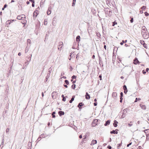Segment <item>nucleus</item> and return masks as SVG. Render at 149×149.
<instances>
[{"label": "nucleus", "mask_w": 149, "mask_h": 149, "mask_svg": "<svg viewBox=\"0 0 149 149\" xmlns=\"http://www.w3.org/2000/svg\"><path fill=\"white\" fill-rule=\"evenodd\" d=\"M100 121V120L98 119H94L93 120L91 124V126L94 127L96 126L98 124V121Z\"/></svg>", "instance_id": "nucleus-1"}, {"label": "nucleus", "mask_w": 149, "mask_h": 149, "mask_svg": "<svg viewBox=\"0 0 149 149\" xmlns=\"http://www.w3.org/2000/svg\"><path fill=\"white\" fill-rule=\"evenodd\" d=\"M133 63L135 65L139 64L140 63V62L138 61L137 58L135 57L133 60Z\"/></svg>", "instance_id": "nucleus-2"}, {"label": "nucleus", "mask_w": 149, "mask_h": 149, "mask_svg": "<svg viewBox=\"0 0 149 149\" xmlns=\"http://www.w3.org/2000/svg\"><path fill=\"white\" fill-rule=\"evenodd\" d=\"M130 109H128L127 108L123 110V113L122 116H123V117H122V118H123L125 117V116L126 115V113H127V111L128 110H129Z\"/></svg>", "instance_id": "nucleus-3"}, {"label": "nucleus", "mask_w": 149, "mask_h": 149, "mask_svg": "<svg viewBox=\"0 0 149 149\" xmlns=\"http://www.w3.org/2000/svg\"><path fill=\"white\" fill-rule=\"evenodd\" d=\"M59 45L58 46V50H61L62 46L63 45V43L62 42H59Z\"/></svg>", "instance_id": "nucleus-4"}, {"label": "nucleus", "mask_w": 149, "mask_h": 149, "mask_svg": "<svg viewBox=\"0 0 149 149\" xmlns=\"http://www.w3.org/2000/svg\"><path fill=\"white\" fill-rule=\"evenodd\" d=\"M118 131V130L116 129V130H113L112 131L110 132V133L111 134H117Z\"/></svg>", "instance_id": "nucleus-5"}, {"label": "nucleus", "mask_w": 149, "mask_h": 149, "mask_svg": "<svg viewBox=\"0 0 149 149\" xmlns=\"http://www.w3.org/2000/svg\"><path fill=\"white\" fill-rule=\"evenodd\" d=\"M57 92L55 91L53 92L52 94V98L54 99H56V96L55 95V94H56Z\"/></svg>", "instance_id": "nucleus-6"}, {"label": "nucleus", "mask_w": 149, "mask_h": 149, "mask_svg": "<svg viewBox=\"0 0 149 149\" xmlns=\"http://www.w3.org/2000/svg\"><path fill=\"white\" fill-rule=\"evenodd\" d=\"M117 96V93L116 92H113L112 94V96L114 99H116Z\"/></svg>", "instance_id": "nucleus-7"}, {"label": "nucleus", "mask_w": 149, "mask_h": 149, "mask_svg": "<svg viewBox=\"0 0 149 149\" xmlns=\"http://www.w3.org/2000/svg\"><path fill=\"white\" fill-rule=\"evenodd\" d=\"M50 76V74H49V73H48L47 74V76L45 77V79L44 80V82H46L47 81H48V79L49 77Z\"/></svg>", "instance_id": "nucleus-8"}, {"label": "nucleus", "mask_w": 149, "mask_h": 149, "mask_svg": "<svg viewBox=\"0 0 149 149\" xmlns=\"http://www.w3.org/2000/svg\"><path fill=\"white\" fill-rule=\"evenodd\" d=\"M31 55V56H29L28 57V58L29 59V60H27V62H25V63L27 64V65H28L30 61H31V56H32V54H30Z\"/></svg>", "instance_id": "nucleus-9"}, {"label": "nucleus", "mask_w": 149, "mask_h": 149, "mask_svg": "<svg viewBox=\"0 0 149 149\" xmlns=\"http://www.w3.org/2000/svg\"><path fill=\"white\" fill-rule=\"evenodd\" d=\"M85 98L87 100H88L90 98V96L87 92L86 93L85 95Z\"/></svg>", "instance_id": "nucleus-10"}, {"label": "nucleus", "mask_w": 149, "mask_h": 149, "mask_svg": "<svg viewBox=\"0 0 149 149\" xmlns=\"http://www.w3.org/2000/svg\"><path fill=\"white\" fill-rule=\"evenodd\" d=\"M39 13H38L36 12V11H34L33 14V19H34V17L35 18L37 17V15H38Z\"/></svg>", "instance_id": "nucleus-11"}, {"label": "nucleus", "mask_w": 149, "mask_h": 149, "mask_svg": "<svg viewBox=\"0 0 149 149\" xmlns=\"http://www.w3.org/2000/svg\"><path fill=\"white\" fill-rule=\"evenodd\" d=\"M51 6L49 7L48 8V9L47 11V13L48 15L50 14L51 11Z\"/></svg>", "instance_id": "nucleus-12"}, {"label": "nucleus", "mask_w": 149, "mask_h": 149, "mask_svg": "<svg viewBox=\"0 0 149 149\" xmlns=\"http://www.w3.org/2000/svg\"><path fill=\"white\" fill-rule=\"evenodd\" d=\"M58 114L60 116H62L65 113L63 111H58Z\"/></svg>", "instance_id": "nucleus-13"}, {"label": "nucleus", "mask_w": 149, "mask_h": 149, "mask_svg": "<svg viewBox=\"0 0 149 149\" xmlns=\"http://www.w3.org/2000/svg\"><path fill=\"white\" fill-rule=\"evenodd\" d=\"M118 123V122L116 120H114V123H113V126L115 127H117L118 126L117 124Z\"/></svg>", "instance_id": "nucleus-14"}, {"label": "nucleus", "mask_w": 149, "mask_h": 149, "mask_svg": "<svg viewBox=\"0 0 149 149\" xmlns=\"http://www.w3.org/2000/svg\"><path fill=\"white\" fill-rule=\"evenodd\" d=\"M111 120H108L106 121V123L104 124V125L105 126H107L110 124V123Z\"/></svg>", "instance_id": "nucleus-15"}, {"label": "nucleus", "mask_w": 149, "mask_h": 149, "mask_svg": "<svg viewBox=\"0 0 149 149\" xmlns=\"http://www.w3.org/2000/svg\"><path fill=\"white\" fill-rule=\"evenodd\" d=\"M80 36L79 35L77 36L76 38V41L77 42H78V43H79V42L80 41Z\"/></svg>", "instance_id": "nucleus-16"}, {"label": "nucleus", "mask_w": 149, "mask_h": 149, "mask_svg": "<svg viewBox=\"0 0 149 149\" xmlns=\"http://www.w3.org/2000/svg\"><path fill=\"white\" fill-rule=\"evenodd\" d=\"M84 105V104L82 102H80L78 104L77 107H81L83 106Z\"/></svg>", "instance_id": "nucleus-17"}, {"label": "nucleus", "mask_w": 149, "mask_h": 149, "mask_svg": "<svg viewBox=\"0 0 149 149\" xmlns=\"http://www.w3.org/2000/svg\"><path fill=\"white\" fill-rule=\"evenodd\" d=\"M97 143V141L96 140H93L91 142V145H94Z\"/></svg>", "instance_id": "nucleus-18"}, {"label": "nucleus", "mask_w": 149, "mask_h": 149, "mask_svg": "<svg viewBox=\"0 0 149 149\" xmlns=\"http://www.w3.org/2000/svg\"><path fill=\"white\" fill-rule=\"evenodd\" d=\"M75 96L73 95L72 96L71 99L69 101V102L70 103H72V102L74 100L75 98Z\"/></svg>", "instance_id": "nucleus-19"}, {"label": "nucleus", "mask_w": 149, "mask_h": 149, "mask_svg": "<svg viewBox=\"0 0 149 149\" xmlns=\"http://www.w3.org/2000/svg\"><path fill=\"white\" fill-rule=\"evenodd\" d=\"M112 10H110L109 11V12L107 13V15L109 16L110 17L112 15Z\"/></svg>", "instance_id": "nucleus-20"}, {"label": "nucleus", "mask_w": 149, "mask_h": 149, "mask_svg": "<svg viewBox=\"0 0 149 149\" xmlns=\"http://www.w3.org/2000/svg\"><path fill=\"white\" fill-rule=\"evenodd\" d=\"M140 106L141 107V108L143 109H146V106L145 105L141 104Z\"/></svg>", "instance_id": "nucleus-21"}, {"label": "nucleus", "mask_w": 149, "mask_h": 149, "mask_svg": "<svg viewBox=\"0 0 149 149\" xmlns=\"http://www.w3.org/2000/svg\"><path fill=\"white\" fill-rule=\"evenodd\" d=\"M21 15H18L17 17V19L19 20L22 19V18H23V17H21Z\"/></svg>", "instance_id": "nucleus-22"}, {"label": "nucleus", "mask_w": 149, "mask_h": 149, "mask_svg": "<svg viewBox=\"0 0 149 149\" xmlns=\"http://www.w3.org/2000/svg\"><path fill=\"white\" fill-rule=\"evenodd\" d=\"M143 131L146 134V135H147V134H148L149 133V129H147L144 130Z\"/></svg>", "instance_id": "nucleus-23"}, {"label": "nucleus", "mask_w": 149, "mask_h": 149, "mask_svg": "<svg viewBox=\"0 0 149 149\" xmlns=\"http://www.w3.org/2000/svg\"><path fill=\"white\" fill-rule=\"evenodd\" d=\"M6 24L7 25H9L11 24L10 22V20H7L6 22Z\"/></svg>", "instance_id": "nucleus-24"}, {"label": "nucleus", "mask_w": 149, "mask_h": 149, "mask_svg": "<svg viewBox=\"0 0 149 149\" xmlns=\"http://www.w3.org/2000/svg\"><path fill=\"white\" fill-rule=\"evenodd\" d=\"M76 0H73L72 5V6H75L76 3Z\"/></svg>", "instance_id": "nucleus-25"}, {"label": "nucleus", "mask_w": 149, "mask_h": 149, "mask_svg": "<svg viewBox=\"0 0 149 149\" xmlns=\"http://www.w3.org/2000/svg\"><path fill=\"white\" fill-rule=\"evenodd\" d=\"M27 41L28 42V44H29V45L30 46L31 43V41L30 39H28L27 40Z\"/></svg>", "instance_id": "nucleus-26"}, {"label": "nucleus", "mask_w": 149, "mask_h": 149, "mask_svg": "<svg viewBox=\"0 0 149 149\" xmlns=\"http://www.w3.org/2000/svg\"><path fill=\"white\" fill-rule=\"evenodd\" d=\"M76 85L75 84H73L71 86V88L73 89H74Z\"/></svg>", "instance_id": "nucleus-27"}, {"label": "nucleus", "mask_w": 149, "mask_h": 149, "mask_svg": "<svg viewBox=\"0 0 149 149\" xmlns=\"http://www.w3.org/2000/svg\"><path fill=\"white\" fill-rule=\"evenodd\" d=\"M65 83L67 85H69V83L68 81L67 80H65L64 81Z\"/></svg>", "instance_id": "nucleus-28"}, {"label": "nucleus", "mask_w": 149, "mask_h": 149, "mask_svg": "<svg viewBox=\"0 0 149 149\" xmlns=\"http://www.w3.org/2000/svg\"><path fill=\"white\" fill-rule=\"evenodd\" d=\"M112 26H114L115 25L117 24V23L116 22V21H115L113 22H112Z\"/></svg>", "instance_id": "nucleus-29"}, {"label": "nucleus", "mask_w": 149, "mask_h": 149, "mask_svg": "<svg viewBox=\"0 0 149 149\" xmlns=\"http://www.w3.org/2000/svg\"><path fill=\"white\" fill-rule=\"evenodd\" d=\"M44 135V134H41V135H40L39 137L38 138V139H41V138H42V137H43V136Z\"/></svg>", "instance_id": "nucleus-30"}, {"label": "nucleus", "mask_w": 149, "mask_h": 149, "mask_svg": "<svg viewBox=\"0 0 149 149\" xmlns=\"http://www.w3.org/2000/svg\"><path fill=\"white\" fill-rule=\"evenodd\" d=\"M76 78H77V76H75V75H73L71 77V79H76Z\"/></svg>", "instance_id": "nucleus-31"}, {"label": "nucleus", "mask_w": 149, "mask_h": 149, "mask_svg": "<svg viewBox=\"0 0 149 149\" xmlns=\"http://www.w3.org/2000/svg\"><path fill=\"white\" fill-rule=\"evenodd\" d=\"M143 45L144 48H146V49H147L148 48L147 46V45L146 43H143Z\"/></svg>", "instance_id": "nucleus-32"}, {"label": "nucleus", "mask_w": 149, "mask_h": 149, "mask_svg": "<svg viewBox=\"0 0 149 149\" xmlns=\"http://www.w3.org/2000/svg\"><path fill=\"white\" fill-rule=\"evenodd\" d=\"M130 18L131 19V20H130V22L131 23H133L134 21L133 17H130Z\"/></svg>", "instance_id": "nucleus-33"}, {"label": "nucleus", "mask_w": 149, "mask_h": 149, "mask_svg": "<svg viewBox=\"0 0 149 149\" xmlns=\"http://www.w3.org/2000/svg\"><path fill=\"white\" fill-rule=\"evenodd\" d=\"M47 19H45L44 22V24L45 25H47Z\"/></svg>", "instance_id": "nucleus-34"}, {"label": "nucleus", "mask_w": 149, "mask_h": 149, "mask_svg": "<svg viewBox=\"0 0 149 149\" xmlns=\"http://www.w3.org/2000/svg\"><path fill=\"white\" fill-rule=\"evenodd\" d=\"M121 145H122L121 143H119V144H118L117 145V148H118V149L119 148V147H120L121 146Z\"/></svg>", "instance_id": "nucleus-35"}, {"label": "nucleus", "mask_w": 149, "mask_h": 149, "mask_svg": "<svg viewBox=\"0 0 149 149\" xmlns=\"http://www.w3.org/2000/svg\"><path fill=\"white\" fill-rule=\"evenodd\" d=\"M118 47H114V49H113V54L114 53V52L115 51H116V52H117V50H118Z\"/></svg>", "instance_id": "nucleus-36"}, {"label": "nucleus", "mask_w": 149, "mask_h": 149, "mask_svg": "<svg viewBox=\"0 0 149 149\" xmlns=\"http://www.w3.org/2000/svg\"><path fill=\"white\" fill-rule=\"evenodd\" d=\"M52 69L51 68V67L49 69H48V73H49V74H50V73H51V72L52 71Z\"/></svg>", "instance_id": "nucleus-37"}, {"label": "nucleus", "mask_w": 149, "mask_h": 149, "mask_svg": "<svg viewBox=\"0 0 149 149\" xmlns=\"http://www.w3.org/2000/svg\"><path fill=\"white\" fill-rule=\"evenodd\" d=\"M146 7L145 6H143L141 7V9L142 10H144L146 8Z\"/></svg>", "instance_id": "nucleus-38"}, {"label": "nucleus", "mask_w": 149, "mask_h": 149, "mask_svg": "<svg viewBox=\"0 0 149 149\" xmlns=\"http://www.w3.org/2000/svg\"><path fill=\"white\" fill-rule=\"evenodd\" d=\"M123 89L124 90H127V86L125 85H124L123 86Z\"/></svg>", "instance_id": "nucleus-39"}, {"label": "nucleus", "mask_w": 149, "mask_h": 149, "mask_svg": "<svg viewBox=\"0 0 149 149\" xmlns=\"http://www.w3.org/2000/svg\"><path fill=\"white\" fill-rule=\"evenodd\" d=\"M146 27L145 26H143L142 27V30H143V31H145L146 30Z\"/></svg>", "instance_id": "nucleus-40"}, {"label": "nucleus", "mask_w": 149, "mask_h": 149, "mask_svg": "<svg viewBox=\"0 0 149 149\" xmlns=\"http://www.w3.org/2000/svg\"><path fill=\"white\" fill-rule=\"evenodd\" d=\"M145 15L147 17L149 15V14L147 12H145L144 13Z\"/></svg>", "instance_id": "nucleus-41"}, {"label": "nucleus", "mask_w": 149, "mask_h": 149, "mask_svg": "<svg viewBox=\"0 0 149 149\" xmlns=\"http://www.w3.org/2000/svg\"><path fill=\"white\" fill-rule=\"evenodd\" d=\"M140 43L142 45H143V43H145L144 41L143 40H140Z\"/></svg>", "instance_id": "nucleus-42"}, {"label": "nucleus", "mask_w": 149, "mask_h": 149, "mask_svg": "<svg viewBox=\"0 0 149 149\" xmlns=\"http://www.w3.org/2000/svg\"><path fill=\"white\" fill-rule=\"evenodd\" d=\"M56 19V17H54V18H53V22H52V24H53V25H54V21L55 20V19Z\"/></svg>", "instance_id": "nucleus-43"}, {"label": "nucleus", "mask_w": 149, "mask_h": 149, "mask_svg": "<svg viewBox=\"0 0 149 149\" xmlns=\"http://www.w3.org/2000/svg\"><path fill=\"white\" fill-rule=\"evenodd\" d=\"M146 139H149V133L148 134H147Z\"/></svg>", "instance_id": "nucleus-44"}, {"label": "nucleus", "mask_w": 149, "mask_h": 149, "mask_svg": "<svg viewBox=\"0 0 149 149\" xmlns=\"http://www.w3.org/2000/svg\"><path fill=\"white\" fill-rule=\"evenodd\" d=\"M99 78H100V80H102V76L101 74H100L99 75Z\"/></svg>", "instance_id": "nucleus-45"}, {"label": "nucleus", "mask_w": 149, "mask_h": 149, "mask_svg": "<svg viewBox=\"0 0 149 149\" xmlns=\"http://www.w3.org/2000/svg\"><path fill=\"white\" fill-rule=\"evenodd\" d=\"M124 43V40H122V42H121L120 44L121 45H123V44Z\"/></svg>", "instance_id": "nucleus-46"}, {"label": "nucleus", "mask_w": 149, "mask_h": 149, "mask_svg": "<svg viewBox=\"0 0 149 149\" xmlns=\"http://www.w3.org/2000/svg\"><path fill=\"white\" fill-rule=\"evenodd\" d=\"M62 100L64 102H65L66 101L65 97H63L62 99Z\"/></svg>", "instance_id": "nucleus-47"}, {"label": "nucleus", "mask_w": 149, "mask_h": 149, "mask_svg": "<svg viewBox=\"0 0 149 149\" xmlns=\"http://www.w3.org/2000/svg\"><path fill=\"white\" fill-rule=\"evenodd\" d=\"M132 144V142L130 143L129 144H128L127 145V147H129L130 146V145H131Z\"/></svg>", "instance_id": "nucleus-48"}, {"label": "nucleus", "mask_w": 149, "mask_h": 149, "mask_svg": "<svg viewBox=\"0 0 149 149\" xmlns=\"http://www.w3.org/2000/svg\"><path fill=\"white\" fill-rule=\"evenodd\" d=\"M120 97H123V93L122 92H121L120 93Z\"/></svg>", "instance_id": "nucleus-49"}, {"label": "nucleus", "mask_w": 149, "mask_h": 149, "mask_svg": "<svg viewBox=\"0 0 149 149\" xmlns=\"http://www.w3.org/2000/svg\"><path fill=\"white\" fill-rule=\"evenodd\" d=\"M97 36L99 38H100V37L101 36V35L100 33H97Z\"/></svg>", "instance_id": "nucleus-50"}, {"label": "nucleus", "mask_w": 149, "mask_h": 149, "mask_svg": "<svg viewBox=\"0 0 149 149\" xmlns=\"http://www.w3.org/2000/svg\"><path fill=\"white\" fill-rule=\"evenodd\" d=\"M70 71H72L73 69V68H72L71 66H70Z\"/></svg>", "instance_id": "nucleus-51"}, {"label": "nucleus", "mask_w": 149, "mask_h": 149, "mask_svg": "<svg viewBox=\"0 0 149 149\" xmlns=\"http://www.w3.org/2000/svg\"><path fill=\"white\" fill-rule=\"evenodd\" d=\"M127 90H124V93L125 94H126L127 92Z\"/></svg>", "instance_id": "nucleus-52"}, {"label": "nucleus", "mask_w": 149, "mask_h": 149, "mask_svg": "<svg viewBox=\"0 0 149 149\" xmlns=\"http://www.w3.org/2000/svg\"><path fill=\"white\" fill-rule=\"evenodd\" d=\"M29 2H31L32 3H33V2H35V1L34 0H29Z\"/></svg>", "instance_id": "nucleus-53"}, {"label": "nucleus", "mask_w": 149, "mask_h": 149, "mask_svg": "<svg viewBox=\"0 0 149 149\" xmlns=\"http://www.w3.org/2000/svg\"><path fill=\"white\" fill-rule=\"evenodd\" d=\"M107 148H108V149H111V146L109 145L108 146Z\"/></svg>", "instance_id": "nucleus-54"}, {"label": "nucleus", "mask_w": 149, "mask_h": 149, "mask_svg": "<svg viewBox=\"0 0 149 149\" xmlns=\"http://www.w3.org/2000/svg\"><path fill=\"white\" fill-rule=\"evenodd\" d=\"M9 130H10L9 128H8L6 129V133H8L9 132Z\"/></svg>", "instance_id": "nucleus-55"}, {"label": "nucleus", "mask_w": 149, "mask_h": 149, "mask_svg": "<svg viewBox=\"0 0 149 149\" xmlns=\"http://www.w3.org/2000/svg\"><path fill=\"white\" fill-rule=\"evenodd\" d=\"M142 73L145 74L146 73V72L145 71V70H143L142 71Z\"/></svg>", "instance_id": "nucleus-56"}, {"label": "nucleus", "mask_w": 149, "mask_h": 149, "mask_svg": "<svg viewBox=\"0 0 149 149\" xmlns=\"http://www.w3.org/2000/svg\"><path fill=\"white\" fill-rule=\"evenodd\" d=\"M97 105V102H95L94 103V106H96Z\"/></svg>", "instance_id": "nucleus-57"}, {"label": "nucleus", "mask_w": 149, "mask_h": 149, "mask_svg": "<svg viewBox=\"0 0 149 149\" xmlns=\"http://www.w3.org/2000/svg\"><path fill=\"white\" fill-rule=\"evenodd\" d=\"M101 63L102 64V61L101 60H100V58H99V64L100 65Z\"/></svg>", "instance_id": "nucleus-58"}, {"label": "nucleus", "mask_w": 149, "mask_h": 149, "mask_svg": "<svg viewBox=\"0 0 149 149\" xmlns=\"http://www.w3.org/2000/svg\"><path fill=\"white\" fill-rule=\"evenodd\" d=\"M32 6L33 7H34L35 6V2L32 3Z\"/></svg>", "instance_id": "nucleus-59"}, {"label": "nucleus", "mask_w": 149, "mask_h": 149, "mask_svg": "<svg viewBox=\"0 0 149 149\" xmlns=\"http://www.w3.org/2000/svg\"><path fill=\"white\" fill-rule=\"evenodd\" d=\"M7 6V5L6 4H5L3 6V7L6 8Z\"/></svg>", "instance_id": "nucleus-60"}, {"label": "nucleus", "mask_w": 149, "mask_h": 149, "mask_svg": "<svg viewBox=\"0 0 149 149\" xmlns=\"http://www.w3.org/2000/svg\"><path fill=\"white\" fill-rule=\"evenodd\" d=\"M67 84H64L63 85V86L66 88H67L68 86H67Z\"/></svg>", "instance_id": "nucleus-61"}, {"label": "nucleus", "mask_w": 149, "mask_h": 149, "mask_svg": "<svg viewBox=\"0 0 149 149\" xmlns=\"http://www.w3.org/2000/svg\"><path fill=\"white\" fill-rule=\"evenodd\" d=\"M142 149V147L141 146H139L137 149Z\"/></svg>", "instance_id": "nucleus-62"}, {"label": "nucleus", "mask_w": 149, "mask_h": 149, "mask_svg": "<svg viewBox=\"0 0 149 149\" xmlns=\"http://www.w3.org/2000/svg\"><path fill=\"white\" fill-rule=\"evenodd\" d=\"M76 79L75 80L73 81L72 82V83L73 84H74L76 83Z\"/></svg>", "instance_id": "nucleus-63"}, {"label": "nucleus", "mask_w": 149, "mask_h": 149, "mask_svg": "<svg viewBox=\"0 0 149 149\" xmlns=\"http://www.w3.org/2000/svg\"><path fill=\"white\" fill-rule=\"evenodd\" d=\"M29 3H30V2H29V1H26V3L27 5L29 4Z\"/></svg>", "instance_id": "nucleus-64"}]
</instances>
